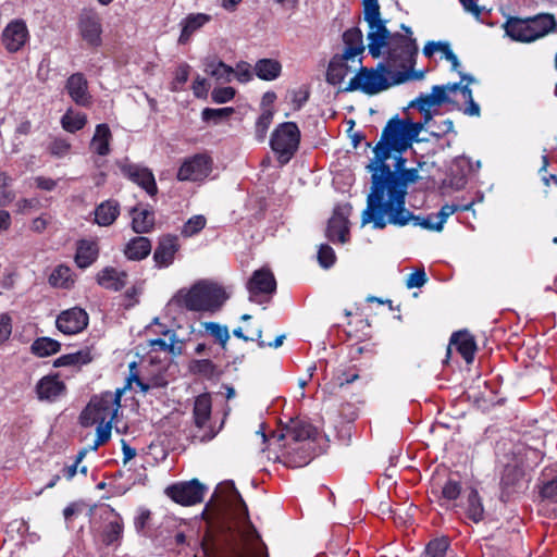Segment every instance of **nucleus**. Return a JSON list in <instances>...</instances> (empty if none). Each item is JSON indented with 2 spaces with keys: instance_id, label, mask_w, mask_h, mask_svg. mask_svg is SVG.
<instances>
[{
  "instance_id": "23",
  "label": "nucleus",
  "mask_w": 557,
  "mask_h": 557,
  "mask_svg": "<svg viewBox=\"0 0 557 557\" xmlns=\"http://www.w3.org/2000/svg\"><path fill=\"white\" fill-rule=\"evenodd\" d=\"M504 28L506 35L516 41L531 42L536 40L527 18L509 17L504 24Z\"/></svg>"
},
{
  "instance_id": "13",
  "label": "nucleus",
  "mask_w": 557,
  "mask_h": 557,
  "mask_svg": "<svg viewBox=\"0 0 557 557\" xmlns=\"http://www.w3.org/2000/svg\"><path fill=\"white\" fill-rule=\"evenodd\" d=\"M212 170V160L205 153H197L186 159L178 172V181H202L205 180Z\"/></svg>"
},
{
  "instance_id": "62",
  "label": "nucleus",
  "mask_w": 557,
  "mask_h": 557,
  "mask_svg": "<svg viewBox=\"0 0 557 557\" xmlns=\"http://www.w3.org/2000/svg\"><path fill=\"white\" fill-rule=\"evenodd\" d=\"M461 486L458 481L448 480L442 487V496L447 500H455L459 497Z\"/></svg>"
},
{
  "instance_id": "35",
  "label": "nucleus",
  "mask_w": 557,
  "mask_h": 557,
  "mask_svg": "<svg viewBox=\"0 0 557 557\" xmlns=\"http://www.w3.org/2000/svg\"><path fill=\"white\" fill-rule=\"evenodd\" d=\"M535 39L546 36L556 27V20L553 14L541 13L527 18Z\"/></svg>"
},
{
  "instance_id": "46",
  "label": "nucleus",
  "mask_w": 557,
  "mask_h": 557,
  "mask_svg": "<svg viewBox=\"0 0 557 557\" xmlns=\"http://www.w3.org/2000/svg\"><path fill=\"white\" fill-rule=\"evenodd\" d=\"M49 283L53 287L69 288L73 284L71 269L66 265H58L50 274Z\"/></svg>"
},
{
  "instance_id": "37",
  "label": "nucleus",
  "mask_w": 557,
  "mask_h": 557,
  "mask_svg": "<svg viewBox=\"0 0 557 557\" xmlns=\"http://www.w3.org/2000/svg\"><path fill=\"white\" fill-rule=\"evenodd\" d=\"M150 251L151 243L147 237L143 236L131 239L124 249V253L129 260H143Z\"/></svg>"
},
{
  "instance_id": "16",
  "label": "nucleus",
  "mask_w": 557,
  "mask_h": 557,
  "mask_svg": "<svg viewBox=\"0 0 557 557\" xmlns=\"http://www.w3.org/2000/svg\"><path fill=\"white\" fill-rule=\"evenodd\" d=\"M72 101L84 108H88L92 102V96L89 92L88 81L83 73L70 75L64 86Z\"/></svg>"
},
{
  "instance_id": "5",
  "label": "nucleus",
  "mask_w": 557,
  "mask_h": 557,
  "mask_svg": "<svg viewBox=\"0 0 557 557\" xmlns=\"http://www.w3.org/2000/svg\"><path fill=\"white\" fill-rule=\"evenodd\" d=\"M383 54L387 55L386 50ZM380 63L376 69H368L358 66L356 74L349 79L343 91H361L366 95H376L387 88L406 83L408 81H420L424 77V73L413 71L414 64L411 66L400 67L393 66L388 63Z\"/></svg>"
},
{
  "instance_id": "24",
  "label": "nucleus",
  "mask_w": 557,
  "mask_h": 557,
  "mask_svg": "<svg viewBox=\"0 0 557 557\" xmlns=\"http://www.w3.org/2000/svg\"><path fill=\"white\" fill-rule=\"evenodd\" d=\"M127 276L125 271L107 267L97 274V283L106 289L117 292L126 285Z\"/></svg>"
},
{
  "instance_id": "18",
  "label": "nucleus",
  "mask_w": 557,
  "mask_h": 557,
  "mask_svg": "<svg viewBox=\"0 0 557 557\" xmlns=\"http://www.w3.org/2000/svg\"><path fill=\"white\" fill-rule=\"evenodd\" d=\"M351 211V207L346 206L344 208L335 209L332 218L329 220L326 236L332 242H339L342 244L348 240V215Z\"/></svg>"
},
{
  "instance_id": "15",
  "label": "nucleus",
  "mask_w": 557,
  "mask_h": 557,
  "mask_svg": "<svg viewBox=\"0 0 557 557\" xmlns=\"http://www.w3.org/2000/svg\"><path fill=\"white\" fill-rule=\"evenodd\" d=\"M55 324L63 334H76L88 325V314L85 310L74 307L61 312L57 318Z\"/></svg>"
},
{
  "instance_id": "52",
  "label": "nucleus",
  "mask_w": 557,
  "mask_h": 557,
  "mask_svg": "<svg viewBox=\"0 0 557 557\" xmlns=\"http://www.w3.org/2000/svg\"><path fill=\"white\" fill-rule=\"evenodd\" d=\"M412 108H417L423 115V122H418L417 124H420L422 126V129L428 126L430 128V125L433 124V112L431 104H426L420 97H417L414 100H412L409 104Z\"/></svg>"
},
{
  "instance_id": "7",
  "label": "nucleus",
  "mask_w": 557,
  "mask_h": 557,
  "mask_svg": "<svg viewBox=\"0 0 557 557\" xmlns=\"http://www.w3.org/2000/svg\"><path fill=\"white\" fill-rule=\"evenodd\" d=\"M300 131L296 123L284 122L272 133L270 145L282 164L287 163L298 149Z\"/></svg>"
},
{
  "instance_id": "34",
  "label": "nucleus",
  "mask_w": 557,
  "mask_h": 557,
  "mask_svg": "<svg viewBox=\"0 0 557 557\" xmlns=\"http://www.w3.org/2000/svg\"><path fill=\"white\" fill-rule=\"evenodd\" d=\"M129 214L132 215V228L135 233H149L153 228L154 213L152 211L133 207Z\"/></svg>"
},
{
  "instance_id": "29",
  "label": "nucleus",
  "mask_w": 557,
  "mask_h": 557,
  "mask_svg": "<svg viewBox=\"0 0 557 557\" xmlns=\"http://www.w3.org/2000/svg\"><path fill=\"white\" fill-rule=\"evenodd\" d=\"M312 448V443L288 446L285 463L292 468H300L308 465L313 458Z\"/></svg>"
},
{
  "instance_id": "56",
  "label": "nucleus",
  "mask_w": 557,
  "mask_h": 557,
  "mask_svg": "<svg viewBox=\"0 0 557 557\" xmlns=\"http://www.w3.org/2000/svg\"><path fill=\"white\" fill-rule=\"evenodd\" d=\"M470 207H471V205H466V206H462V207L461 206H457V205H444L441 208V210L436 214H434L435 218H436V221H437V226L443 228L446 220L451 214H454L457 211L469 210Z\"/></svg>"
},
{
  "instance_id": "40",
  "label": "nucleus",
  "mask_w": 557,
  "mask_h": 557,
  "mask_svg": "<svg viewBox=\"0 0 557 557\" xmlns=\"http://www.w3.org/2000/svg\"><path fill=\"white\" fill-rule=\"evenodd\" d=\"M61 126L65 132L76 133L83 129L87 124V115L83 112L69 108L60 120Z\"/></svg>"
},
{
  "instance_id": "30",
  "label": "nucleus",
  "mask_w": 557,
  "mask_h": 557,
  "mask_svg": "<svg viewBox=\"0 0 557 557\" xmlns=\"http://www.w3.org/2000/svg\"><path fill=\"white\" fill-rule=\"evenodd\" d=\"M177 251L176 238L172 236L163 237L154 250L153 259L159 268L169 267Z\"/></svg>"
},
{
  "instance_id": "39",
  "label": "nucleus",
  "mask_w": 557,
  "mask_h": 557,
  "mask_svg": "<svg viewBox=\"0 0 557 557\" xmlns=\"http://www.w3.org/2000/svg\"><path fill=\"white\" fill-rule=\"evenodd\" d=\"M98 257V247L94 242L82 240L78 243L75 262L81 269L91 265Z\"/></svg>"
},
{
  "instance_id": "20",
  "label": "nucleus",
  "mask_w": 557,
  "mask_h": 557,
  "mask_svg": "<svg viewBox=\"0 0 557 557\" xmlns=\"http://www.w3.org/2000/svg\"><path fill=\"white\" fill-rule=\"evenodd\" d=\"M317 435V429L306 422H297L285 433L273 434V437L281 441H287V446L312 443L311 440Z\"/></svg>"
},
{
  "instance_id": "43",
  "label": "nucleus",
  "mask_w": 557,
  "mask_h": 557,
  "mask_svg": "<svg viewBox=\"0 0 557 557\" xmlns=\"http://www.w3.org/2000/svg\"><path fill=\"white\" fill-rule=\"evenodd\" d=\"M418 97H420L426 104H431L434 108L451 102L449 92L446 90L444 85H435L432 87V91L430 94H420Z\"/></svg>"
},
{
  "instance_id": "64",
  "label": "nucleus",
  "mask_w": 557,
  "mask_h": 557,
  "mask_svg": "<svg viewBox=\"0 0 557 557\" xmlns=\"http://www.w3.org/2000/svg\"><path fill=\"white\" fill-rule=\"evenodd\" d=\"M11 332V318L7 313L0 314V344H2L9 338Z\"/></svg>"
},
{
  "instance_id": "57",
  "label": "nucleus",
  "mask_w": 557,
  "mask_h": 557,
  "mask_svg": "<svg viewBox=\"0 0 557 557\" xmlns=\"http://www.w3.org/2000/svg\"><path fill=\"white\" fill-rule=\"evenodd\" d=\"M336 260L335 252L329 245H321L318 251V261L324 269L331 268Z\"/></svg>"
},
{
  "instance_id": "51",
  "label": "nucleus",
  "mask_w": 557,
  "mask_h": 557,
  "mask_svg": "<svg viewBox=\"0 0 557 557\" xmlns=\"http://www.w3.org/2000/svg\"><path fill=\"white\" fill-rule=\"evenodd\" d=\"M207 220L203 215H194L184 224L182 228V235L185 237H191L205 228Z\"/></svg>"
},
{
  "instance_id": "26",
  "label": "nucleus",
  "mask_w": 557,
  "mask_h": 557,
  "mask_svg": "<svg viewBox=\"0 0 557 557\" xmlns=\"http://www.w3.org/2000/svg\"><path fill=\"white\" fill-rule=\"evenodd\" d=\"M211 15L206 13H190L181 22L182 32L178 37V44L185 45L189 41L194 33L203 27L211 21Z\"/></svg>"
},
{
  "instance_id": "47",
  "label": "nucleus",
  "mask_w": 557,
  "mask_h": 557,
  "mask_svg": "<svg viewBox=\"0 0 557 557\" xmlns=\"http://www.w3.org/2000/svg\"><path fill=\"white\" fill-rule=\"evenodd\" d=\"M234 113V109L231 107L226 108H205L201 112V119L205 122H212L213 124H219L224 119H227Z\"/></svg>"
},
{
  "instance_id": "3",
  "label": "nucleus",
  "mask_w": 557,
  "mask_h": 557,
  "mask_svg": "<svg viewBox=\"0 0 557 557\" xmlns=\"http://www.w3.org/2000/svg\"><path fill=\"white\" fill-rule=\"evenodd\" d=\"M363 20L368 24V50L373 58L387 52L388 63L393 66H411L416 64L418 54L417 40L412 37L409 26L401 24L405 34L391 33L386 26L387 20L382 18L377 0H362Z\"/></svg>"
},
{
  "instance_id": "60",
  "label": "nucleus",
  "mask_w": 557,
  "mask_h": 557,
  "mask_svg": "<svg viewBox=\"0 0 557 557\" xmlns=\"http://www.w3.org/2000/svg\"><path fill=\"white\" fill-rule=\"evenodd\" d=\"M234 96L235 89L233 87H219L211 92V99L215 103H226L231 101Z\"/></svg>"
},
{
  "instance_id": "50",
  "label": "nucleus",
  "mask_w": 557,
  "mask_h": 557,
  "mask_svg": "<svg viewBox=\"0 0 557 557\" xmlns=\"http://www.w3.org/2000/svg\"><path fill=\"white\" fill-rule=\"evenodd\" d=\"M96 440L89 446L90 450H97L99 446L103 445L111 437L112 422H96Z\"/></svg>"
},
{
  "instance_id": "55",
  "label": "nucleus",
  "mask_w": 557,
  "mask_h": 557,
  "mask_svg": "<svg viewBox=\"0 0 557 557\" xmlns=\"http://www.w3.org/2000/svg\"><path fill=\"white\" fill-rule=\"evenodd\" d=\"M449 543L445 537L432 540L425 547L429 557H444Z\"/></svg>"
},
{
  "instance_id": "53",
  "label": "nucleus",
  "mask_w": 557,
  "mask_h": 557,
  "mask_svg": "<svg viewBox=\"0 0 557 557\" xmlns=\"http://www.w3.org/2000/svg\"><path fill=\"white\" fill-rule=\"evenodd\" d=\"M71 147L72 146L67 139L55 137L49 144L48 151L51 156L61 159L70 153Z\"/></svg>"
},
{
  "instance_id": "27",
  "label": "nucleus",
  "mask_w": 557,
  "mask_h": 557,
  "mask_svg": "<svg viewBox=\"0 0 557 557\" xmlns=\"http://www.w3.org/2000/svg\"><path fill=\"white\" fill-rule=\"evenodd\" d=\"M65 389V385L57 376L47 375L40 379L36 385L38 398L52 401Z\"/></svg>"
},
{
  "instance_id": "2",
  "label": "nucleus",
  "mask_w": 557,
  "mask_h": 557,
  "mask_svg": "<svg viewBox=\"0 0 557 557\" xmlns=\"http://www.w3.org/2000/svg\"><path fill=\"white\" fill-rule=\"evenodd\" d=\"M421 132L420 124L399 119L398 115L387 121L380 140L373 148L374 157L367 165V170L371 173L370 191H377L403 182L417 183L420 180L418 169L411 168L410 171L394 174L386 161L393 153L403 154L411 148Z\"/></svg>"
},
{
  "instance_id": "33",
  "label": "nucleus",
  "mask_w": 557,
  "mask_h": 557,
  "mask_svg": "<svg viewBox=\"0 0 557 557\" xmlns=\"http://www.w3.org/2000/svg\"><path fill=\"white\" fill-rule=\"evenodd\" d=\"M345 49L343 52L352 58H361L364 52L363 34L360 28L352 27L343 34Z\"/></svg>"
},
{
  "instance_id": "58",
  "label": "nucleus",
  "mask_w": 557,
  "mask_h": 557,
  "mask_svg": "<svg viewBox=\"0 0 557 557\" xmlns=\"http://www.w3.org/2000/svg\"><path fill=\"white\" fill-rule=\"evenodd\" d=\"M428 282V277L423 268L414 270L406 280L407 288H420Z\"/></svg>"
},
{
  "instance_id": "44",
  "label": "nucleus",
  "mask_w": 557,
  "mask_h": 557,
  "mask_svg": "<svg viewBox=\"0 0 557 557\" xmlns=\"http://www.w3.org/2000/svg\"><path fill=\"white\" fill-rule=\"evenodd\" d=\"M91 360L92 357L90 351L88 349H84L59 357L54 361V367L83 366L89 363Z\"/></svg>"
},
{
  "instance_id": "17",
  "label": "nucleus",
  "mask_w": 557,
  "mask_h": 557,
  "mask_svg": "<svg viewBox=\"0 0 557 557\" xmlns=\"http://www.w3.org/2000/svg\"><path fill=\"white\" fill-rule=\"evenodd\" d=\"M250 300L259 295H272L276 290V280L270 269L256 270L247 283Z\"/></svg>"
},
{
  "instance_id": "12",
  "label": "nucleus",
  "mask_w": 557,
  "mask_h": 557,
  "mask_svg": "<svg viewBox=\"0 0 557 557\" xmlns=\"http://www.w3.org/2000/svg\"><path fill=\"white\" fill-rule=\"evenodd\" d=\"M104 395L95 396L82 412L79 419L83 426H91L96 422H113L119 409L104 404Z\"/></svg>"
},
{
  "instance_id": "1",
  "label": "nucleus",
  "mask_w": 557,
  "mask_h": 557,
  "mask_svg": "<svg viewBox=\"0 0 557 557\" xmlns=\"http://www.w3.org/2000/svg\"><path fill=\"white\" fill-rule=\"evenodd\" d=\"M215 504L207 509L208 523L223 535L220 557H268L265 546L249 519L248 508L232 481L220 483Z\"/></svg>"
},
{
  "instance_id": "22",
  "label": "nucleus",
  "mask_w": 557,
  "mask_h": 557,
  "mask_svg": "<svg viewBox=\"0 0 557 557\" xmlns=\"http://www.w3.org/2000/svg\"><path fill=\"white\" fill-rule=\"evenodd\" d=\"M456 346L457 351L462 356L467 363H471L474 358L476 345L473 336L468 331L455 332L447 348V355L450 354V346Z\"/></svg>"
},
{
  "instance_id": "54",
  "label": "nucleus",
  "mask_w": 557,
  "mask_h": 557,
  "mask_svg": "<svg viewBox=\"0 0 557 557\" xmlns=\"http://www.w3.org/2000/svg\"><path fill=\"white\" fill-rule=\"evenodd\" d=\"M273 112L271 110H265L258 117L256 122V137L259 141L264 140L267 132L272 123Z\"/></svg>"
},
{
  "instance_id": "36",
  "label": "nucleus",
  "mask_w": 557,
  "mask_h": 557,
  "mask_svg": "<svg viewBox=\"0 0 557 557\" xmlns=\"http://www.w3.org/2000/svg\"><path fill=\"white\" fill-rule=\"evenodd\" d=\"M465 512L468 519L479 523L484 519V506L475 488H471L466 497Z\"/></svg>"
},
{
  "instance_id": "45",
  "label": "nucleus",
  "mask_w": 557,
  "mask_h": 557,
  "mask_svg": "<svg viewBox=\"0 0 557 557\" xmlns=\"http://www.w3.org/2000/svg\"><path fill=\"white\" fill-rule=\"evenodd\" d=\"M111 512L115 516V519L106 525L102 535V541L108 546L120 541L123 533V521L121 517L115 513L113 509H111Z\"/></svg>"
},
{
  "instance_id": "14",
  "label": "nucleus",
  "mask_w": 557,
  "mask_h": 557,
  "mask_svg": "<svg viewBox=\"0 0 557 557\" xmlns=\"http://www.w3.org/2000/svg\"><path fill=\"white\" fill-rule=\"evenodd\" d=\"M360 64L361 58H352L345 52L335 54L329 63L326 82L331 85L343 83L349 73L357 72Z\"/></svg>"
},
{
  "instance_id": "32",
  "label": "nucleus",
  "mask_w": 557,
  "mask_h": 557,
  "mask_svg": "<svg viewBox=\"0 0 557 557\" xmlns=\"http://www.w3.org/2000/svg\"><path fill=\"white\" fill-rule=\"evenodd\" d=\"M203 71L209 76L221 83H230L234 78L235 71L232 66L216 59H207Z\"/></svg>"
},
{
  "instance_id": "42",
  "label": "nucleus",
  "mask_w": 557,
  "mask_h": 557,
  "mask_svg": "<svg viewBox=\"0 0 557 557\" xmlns=\"http://www.w3.org/2000/svg\"><path fill=\"white\" fill-rule=\"evenodd\" d=\"M61 349V344L50 337H39L34 341L30 350L37 357H48L57 354Z\"/></svg>"
},
{
  "instance_id": "19",
  "label": "nucleus",
  "mask_w": 557,
  "mask_h": 557,
  "mask_svg": "<svg viewBox=\"0 0 557 557\" xmlns=\"http://www.w3.org/2000/svg\"><path fill=\"white\" fill-rule=\"evenodd\" d=\"M523 471L512 465L505 467L500 479V500L509 502L522 488Z\"/></svg>"
},
{
  "instance_id": "48",
  "label": "nucleus",
  "mask_w": 557,
  "mask_h": 557,
  "mask_svg": "<svg viewBox=\"0 0 557 557\" xmlns=\"http://www.w3.org/2000/svg\"><path fill=\"white\" fill-rule=\"evenodd\" d=\"M189 369L193 373L206 376L208 379L213 377L216 374L215 364L209 359L194 360Z\"/></svg>"
},
{
  "instance_id": "4",
  "label": "nucleus",
  "mask_w": 557,
  "mask_h": 557,
  "mask_svg": "<svg viewBox=\"0 0 557 557\" xmlns=\"http://www.w3.org/2000/svg\"><path fill=\"white\" fill-rule=\"evenodd\" d=\"M412 184L403 182L377 191H370L367 207L361 214V225L372 223L374 228L382 230L387 224L405 226L411 222L414 226L428 231H442L434 214L414 215L406 209L408 187Z\"/></svg>"
},
{
  "instance_id": "8",
  "label": "nucleus",
  "mask_w": 557,
  "mask_h": 557,
  "mask_svg": "<svg viewBox=\"0 0 557 557\" xmlns=\"http://www.w3.org/2000/svg\"><path fill=\"white\" fill-rule=\"evenodd\" d=\"M77 27L82 39L91 48L102 45V18L95 9H83L78 15Z\"/></svg>"
},
{
  "instance_id": "63",
  "label": "nucleus",
  "mask_w": 557,
  "mask_h": 557,
  "mask_svg": "<svg viewBox=\"0 0 557 557\" xmlns=\"http://www.w3.org/2000/svg\"><path fill=\"white\" fill-rule=\"evenodd\" d=\"M235 74L234 77L237 78L240 83H247L252 78V72L250 64L247 62H239L236 65V69H234Z\"/></svg>"
},
{
  "instance_id": "38",
  "label": "nucleus",
  "mask_w": 557,
  "mask_h": 557,
  "mask_svg": "<svg viewBox=\"0 0 557 557\" xmlns=\"http://www.w3.org/2000/svg\"><path fill=\"white\" fill-rule=\"evenodd\" d=\"M436 50H441V53L443 57L450 62L451 70L458 71V67L460 66V62L457 58V55L454 53V51L450 48L449 42L447 41H428L423 47V53L425 57H432Z\"/></svg>"
},
{
  "instance_id": "31",
  "label": "nucleus",
  "mask_w": 557,
  "mask_h": 557,
  "mask_svg": "<svg viewBox=\"0 0 557 557\" xmlns=\"http://www.w3.org/2000/svg\"><path fill=\"white\" fill-rule=\"evenodd\" d=\"M120 215V203L114 199H108L95 209V222L100 226L112 225Z\"/></svg>"
},
{
  "instance_id": "10",
  "label": "nucleus",
  "mask_w": 557,
  "mask_h": 557,
  "mask_svg": "<svg viewBox=\"0 0 557 557\" xmlns=\"http://www.w3.org/2000/svg\"><path fill=\"white\" fill-rule=\"evenodd\" d=\"M206 487L198 480L177 483L165 490L166 495L182 506H193L201 503Z\"/></svg>"
},
{
  "instance_id": "21",
  "label": "nucleus",
  "mask_w": 557,
  "mask_h": 557,
  "mask_svg": "<svg viewBox=\"0 0 557 557\" xmlns=\"http://www.w3.org/2000/svg\"><path fill=\"white\" fill-rule=\"evenodd\" d=\"M28 30L26 24L16 20L7 25L3 29L2 40L8 51L16 52L26 42Z\"/></svg>"
},
{
  "instance_id": "9",
  "label": "nucleus",
  "mask_w": 557,
  "mask_h": 557,
  "mask_svg": "<svg viewBox=\"0 0 557 557\" xmlns=\"http://www.w3.org/2000/svg\"><path fill=\"white\" fill-rule=\"evenodd\" d=\"M211 408V397L208 394H201L195 399L193 417L198 432L193 434V438L201 443L211 441L216 435V432L208 424Z\"/></svg>"
},
{
  "instance_id": "41",
  "label": "nucleus",
  "mask_w": 557,
  "mask_h": 557,
  "mask_svg": "<svg viewBox=\"0 0 557 557\" xmlns=\"http://www.w3.org/2000/svg\"><path fill=\"white\" fill-rule=\"evenodd\" d=\"M255 72L262 81H274L281 75L282 65L273 59H261L257 61Z\"/></svg>"
},
{
  "instance_id": "59",
  "label": "nucleus",
  "mask_w": 557,
  "mask_h": 557,
  "mask_svg": "<svg viewBox=\"0 0 557 557\" xmlns=\"http://www.w3.org/2000/svg\"><path fill=\"white\" fill-rule=\"evenodd\" d=\"M189 65L184 63V64H181L176 72H175V77L172 82V87H171V90L172 91H178L182 86L188 81V76H189Z\"/></svg>"
},
{
  "instance_id": "61",
  "label": "nucleus",
  "mask_w": 557,
  "mask_h": 557,
  "mask_svg": "<svg viewBox=\"0 0 557 557\" xmlns=\"http://www.w3.org/2000/svg\"><path fill=\"white\" fill-rule=\"evenodd\" d=\"M453 132L454 122L450 119H446L441 123L433 122V124L430 125L431 135L437 138Z\"/></svg>"
},
{
  "instance_id": "49",
  "label": "nucleus",
  "mask_w": 557,
  "mask_h": 557,
  "mask_svg": "<svg viewBox=\"0 0 557 557\" xmlns=\"http://www.w3.org/2000/svg\"><path fill=\"white\" fill-rule=\"evenodd\" d=\"M206 331L215 338V341L225 348L230 338L228 329L225 325H221L216 322H207L205 324Z\"/></svg>"
},
{
  "instance_id": "28",
  "label": "nucleus",
  "mask_w": 557,
  "mask_h": 557,
  "mask_svg": "<svg viewBox=\"0 0 557 557\" xmlns=\"http://www.w3.org/2000/svg\"><path fill=\"white\" fill-rule=\"evenodd\" d=\"M112 133L108 124L102 123L96 126L94 136L90 140V150L101 157H106L111 152L110 143Z\"/></svg>"
},
{
  "instance_id": "6",
  "label": "nucleus",
  "mask_w": 557,
  "mask_h": 557,
  "mask_svg": "<svg viewBox=\"0 0 557 557\" xmlns=\"http://www.w3.org/2000/svg\"><path fill=\"white\" fill-rule=\"evenodd\" d=\"M225 290L212 283H197L188 292L181 290L176 301L191 311H215L227 299Z\"/></svg>"
},
{
  "instance_id": "11",
  "label": "nucleus",
  "mask_w": 557,
  "mask_h": 557,
  "mask_svg": "<svg viewBox=\"0 0 557 557\" xmlns=\"http://www.w3.org/2000/svg\"><path fill=\"white\" fill-rule=\"evenodd\" d=\"M116 165L125 177L145 189L149 196L157 195L154 175L148 168L132 163L128 159L117 161Z\"/></svg>"
},
{
  "instance_id": "25",
  "label": "nucleus",
  "mask_w": 557,
  "mask_h": 557,
  "mask_svg": "<svg viewBox=\"0 0 557 557\" xmlns=\"http://www.w3.org/2000/svg\"><path fill=\"white\" fill-rule=\"evenodd\" d=\"M540 497L549 504L557 503V469L545 468L540 478Z\"/></svg>"
}]
</instances>
